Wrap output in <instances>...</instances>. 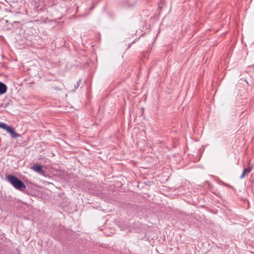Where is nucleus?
Listing matches in <instances>:
<instances>
[{"instance_id": "obj_3", "label": "nucleus", "mask_w": 254, "mask_h": 254, "mask_svg": "<svg viewBox=\"0 0 254 254\" xmlns=\"http://www.w3.org/2000/svg\"><path fill=\"white\" fill-rule=\"evenodd\" d=\"M31 169L35 172L39 174L43 175L44 174V171L42 169L41 165L38 164H35L32 166Z\"/></svg>"}, {"instance_id": "obj_1", "label": "nucleus", "mask_w": 254, "mask_h": 254, "mask_svg": "<svg viewBox=\"0 0 254 254\" xmlns=\"http://www.w3.org/2000/svg\"><path fill=\"white\" fill-rule=\"evenodd\" d=\"M7 181L16 189L19 190H23L26 189V186L23 182L12 175L6 176Z\"/></svg>"}, {"instance_id": "obj_4", "label": "nucleus", "mask_w": 254, "mask_h": 254, "mask_svg": "<svg viewBox=\"0 0 254 254\" xmlns=\"http://www.w3.org/2000/svg\"><path fill=\"white\" fill-rule=\"evenodd\" d=\"M253 167L249 166L247 168H245L244 169L242 175L240 176V179H243L246 175H248L252 170Z\"/></svg>"}, {"instance_id": "obj_7", "label": "nucleus", "mask_w": 254, "mask_h": 254, "mask_svg": "<svg viewBox=\"0 0 254 254\" xmlns=\"http://www.w3.org/2000/svg\"><path fill=\"white\" fill-rule=\"evenodd\" d=\"M80 80H79L76 84L74 85V87L73 89V91L75 90V89H77V88L79 86V84H80Z\"/></svg>"}, {"instance_id": "obj_5", "label": "nucleus", "mask_w": 254, "mask_h": 254, "mask_svg": "<svg viewBox=\"0 0 254 254\" xmlns=\"http://www.w3.org/2000/svg\"><path fill=\"white\" fill-rule=\"evenodd\" d=\"M6 86L3 83L0 82V94H3L6 91Z\"/></svg>"}, {"instance_id": "obj_2", "label": "nucleus", "mask_w": 254, "mask_h": 254, "mask_svg": "<svg viewBox=\"0 0 254 254\" xmlns=\"http://www.w3.org/2000/svg\"><path fill=\"white\" fill-rule=\"evenodd\" d=\"M4 129L9 133L13 138H17L19 136V135L15 131L14 128L11 126L7 125Z\"/></svg>"}, {"instance_id": "obj_6", "label": "nucleus", "mask_w": 254, "mask_h": 254, "mask_svg": "<svg viewBox=\"0 0 254 254\" xmlns=\"http://www.w3.org/2000/svg\"><path fill=\"white\" fill-rule=\"evenodd\" d=\"M6 126H7V125L5 123H2V122H0V128H3L4 129Z\"/></svg>"}]
</instances>
